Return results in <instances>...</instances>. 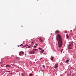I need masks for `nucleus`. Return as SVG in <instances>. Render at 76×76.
I'll list each match as a JSON object with an SVG mask.
<instances>
[{"mask_svg": "<svg viewBox=\"0 0 76 76\" xmlns=\"http://www.w3.org/2000/svg\"><path fill=\"white\" fill-rule=\"evenodd\" d=\"M56 40L58 42V44L59 47H61V46H62V45H63V43L62 42L61 36L60 35L58 34L57 35Z\"/></svg>", "mask_w": 76, "mask_h": 76, "instance_id": "obj_1", "label": "nucleus"}, {"mask_svg": "<svg viewBox=\"0 0 76 76\" xmlns=\"http://www.w3.org/2000/svg\"><path fill=\"white\" fill-rule=\"evenodd\" d=\"M73 43H71L68 45V48L69 50L72 49V47H73Z\"/></svg>", "mask_w": 76, "mask_h": 76, "instance_id": "obj_2", "label": "nucleus"}, {"mask_svg": "<svg viewBox=\"0 0 76 76\" xmlns=\"http://www.w3.org/2000/svg\"><path fill=\"white\" fill-rule=\"evenodd\" d=\"M24 53L23 52H20L19 53V56H21V54H23Z\"/></svg>", "mask_w": 76, "mask_h": 76, "instance_id": "obj_3", "label": "nucleus"}, {"mask_svg": "<svg viewBox=\"0 0 76 76\" xmlns=\"http://www.w3.org/2000/svg\"><path fill=\"white\" fill-rule=\"evenodd\" d=\"M59 32H60L59 31H58V30H57V31H56L55 33V34H58V33H59Z\"/></svg>", "mask_w": 76, "mask_h": 76, "instance_id": "obj_4", "label": "nucleus"}, {"mask_svg": "<svg viewBox=\"0 0 76 76\" xmlns=\"http://www.w3.org/2000/svg\"><path fill=\"white\" fill-rule=\"evenodd\" d=\"M54 57H53V56L51 57L50 59H51V60H52V61H53V60H54Z\"/></svg>", "mask_w": 76, "mask_h": 76, "instance_id": "obj_5", "label": "nucleus"}, {"mask_svg": "<svg viewBox=\"0 0 76 76\" xmlns=\"http://www.w3.org/2000/svg\"><path fill=\"white\" fill-rule=\"evenodd\" d=\"M58 67V64H55V68H57Z\"/></svg>", "mask_w": 76, "mask_h": 76, "instance_id": "obj_6", "label": "nucleus"}, {"mask_svg": "<svg viewBox=\"0 0 76 76\" xmlns=\"http://www.w3.org/2000/svg\"><path fill=\"white\" fill-rule=\"evenodd\" d=\"M39 41L41 42H43V40H42L40 38L39 39Z\"/></svg>", "mask_w": 76, "mask_h": 76, "instance_id": "obj_7", "label": "nucleus"}, {"mask_svg": "<svg viewBox=\"0 0 76 76\" xmlns=\"http://www.w3.org/2000/svg\"><path fill=\"white\" fill-rule=\"evenodd\" d=\"M44 50H41L40 52V53H43V52L44 51Z\"/></svg>", "mask_w": 76, "mask_h": 76, "instance_id": "obj_8", "label": "nucleus"}, {"mask_svg": "<svg viewBox=\"0 0 76 76\" xmlns=\"http://www.w3.org/2000/svg\"><path fill=\"white\" fill-rule=\"evenodd\" d=\"M16 59L17 60H20V58L19 57H17Z\"/></svg>", "mask_w": 76, "mask_h": 76, "instance_id": "obj_9", "label": "nucleus"}, {"mask_svg": "<svg viewBox=\"0 0 76 76\" xmlns=\"http://www.w3.org/2000/svg\"><path fill=\"white\" fill-rule=\"evenodd\" d=\"M66 38H69V35H68V34H66Z\"/></svg>", "mask_w": 76, "mask_h": 76, "instance_id": "obj_10", "label": "nucleus"}, {"mask_svg": "<svg viewBox=\"0 0 76 76\" xmlns=\"http://www.w3.org/2000/svg\"><path fill=\"white\" fill-rule=\"evenodd\" d=\"M69 59H67L66 60V63H68V62H69Z\"/></svg>", "mask_w": 76, "mask_h": 76, "instance_id": "obj_11", "label": "nucleus"}, {"mask_svg": "<svg viewBox=\"0 0 76 76\" xmlns=\"http://www.w3.org/2000/svg\"><path fill=\"white\" fill-rule=\"evenodd\" d=\"M37 50H38V49H33V51H37Z\"/></svg>", "mask_w": 76, "mask_h": 76, "instance_id": "obj_12", "label": "nucleus"}, {"mask_svg": "<svg viewBox=\"0 0 76 76\" xmlns=\"http://www.w3.org/2000/svg\"><path fill=\"white\" fill-rule=\"evenodd\" d=\"M8 67H11V66L9 65H8Z\"/></svg>", "mask_w": 76, "mask_h": 76, "instance_id": "obj_13", "label": "nucleus"}, {"mask_svg": "<svg viewBox=\"0 0 76 76\" xmlns=\"http://www.w3.org/2000/svg\"><path fill=\"white\" fill-rule=\"evenodd\" d=\"M29 76H32V74H31L29 75Z\"/></svg>", "mask_w": 76, "mask_h": 76, "instance_id": "obj_14", "label": "nucleus"}, {"mask_svg": "<svg viewBox=\"0 0 76 76\" xmlns=\"http://www.w3.org/2000/svg\"><path fill=\"white\" fill-rule=\"evenodd\" d=\"M42 66H43V67H44V69H45V65H42Z\"/></svg>", "mask_w": 76, "mask_h": 76, "instance_id": "obj_15", "label": "nucleus"}, {"mask_svg": "<svg viewBox=\"0 0 76 76\" xmlns=\"http://www.w3.org/2000/svg\"><path fill=\"white\" fill-rule=\"evenodd\" d=\"M28 46V45H26L24 46V47H26V46Z\"/></svg>", "mask_w": 76, "mask_h": 76, "instance_id": "obj_16", "label": "nucleus"}, {"mask_svg": "<svg viewBox=\"0 0 76 76\" xmlns=\"http://www.w3.org/2000/svg\"><path fill=\"white\" fill-rule=\"evenodd\" d=\"M20 45V46H23V44H21Z\"/></svg>", "mask_w": 76, "mask_h": 76, "instance_id": "obj_17", "label": "nucleus"}, {"mask_svg": "<svg viewBox=\"0 0 76 76\" xmlns=\"http://www.w3.org/2000/svg\"><path fill=\"white\" fill-rule=\"evenodd\" d=\"M39 50H42V48H39Z\"/></svg>", "mask_w": 76, "mask_h": 76, "instance_id": "obj_18", "label": "nucleus"}, {"mask_svg": "<svg viewBox=\"0 0 76 76\" xmlns=\"http://www.w3.org/2000/svg\"><path fill=\"white\" fill-rule=\"evenodd\" d=\"M34 48H36V47H37L36 46H34Z\"/></svg>", "mask_w": 76, "mask_h": 76, "instance_id": "obj_19", "label": "nucleus"}, {"mask_svg": "<svg viewBox=\"0 0 76 76\" xmlns=\"http://www.w3.org/2000/svg\"><path fill=\"white\" fill-rule=\"evenodd\" d=\"M28 48H31V47H30V46H28Z\"/></svg>", "mask_w": 76, "mask_h": 76, "instance_id": "obj_20", "label": "nucleus"}, {"mask_svg": "<svg viewBox=\"0 0 76 76\" xmlns=\"http://www.w3.org/2000/svg\"><path fill=\"white\" fill-rule=\"evenodd\" d=\"M32 53H35V52L34 51H32Z\"/></svg>", "mask_w": 76, "mask_h": 76, "instance_id": "obj_21", "label": "nucleus"}, {"mask_svg": "<svg viewBox=\"0 0 76 76\" xmlns=\"http://www.w3.org/2000/svg\"><path fill=\"white\" fill-rule=\"evenodd\" d=\"M29 53H30L31 54V52H29Z\"/></svg>", "mask_w": 76, "mask_h": 76, "instance_id": "obj_22", "label": "nucleus"}, {"mask_svg": "<svg viewBox=\"0 0 76 76\" xmlns=\"http://www.w3.org/2000/svg\"><path fill=\"white\" fill-rule=\"evenodd\" d=\"M35 45H36V46H37V45H38V44H36Z\"/></svg>", "mask_w": 76, "mask_h": 76, "instance_id": "obj_23", "label": "nucleus"}, {"mask_svg": "<svg viewBox=\"0 0 76 76\" xmlns=\"http://www.w3.org/2000/svg\"><path fill=\"white\" fill-rule=\"evenodd\" d=\"M42 58H41L40 59V60H42Z\"/></svg>", "mask_w": 76, "mask_h": 76, "instance_id": "obj_24", "label": "nucleus"}, {"mask_svg": "<svg viewBox=\"0 0 76 76\" xmlns=\"http://www.w3.org/2000/svg\"><path fill=\"white\" fill-rule=\"evenodd\" d=\"M65 33H67V31H65Z\"/></svg>", "mask_w": 76, "mask_h": 76, "instance_id": "obj_25", "label": "nucleus"}, {"mask_svg": "<svg viewBox=\"0 0 76 76\" xmlns=\"http://www.w3.org/2000/svg\"><path fill=\"white\" fill-rule=\"evenodd\" d=\"M6 67H8V65H6Z\"/></svg>", "mask_w": 76, "mask_h": 76, "instance_id": "obj_26", "label": "nucleus"}, {"mask_svg": "<svg viewBox=\"0 0 76 76\" xmlns=\"http://www.w3.org/2000/svg\"><path fill=\"white\" fill-rule=\"evenodd\" d=\"M63 50H63V49H62L61 50V51H63Z\"/></svg>", "mask_w": 76, "mask_h": 76, "instance_id": "obj_27", "label": "nucleus"}, {"mask_svg": "<svg viewBox=\"0 0 76 76\" xmlns=\"http://www.w3.org/2000/svg\"><path fill=\"white\" fill-rule=\"evenodd\" d=\"M33 53L32 52H31V54H33V53Z\"/></svg>", "mask_w": 76, "mask_h": 76, "instance_id": "obj_28", "label": "nucleus"}, {"mask_svg": "<svg viewBox=\"0 0 76 76\" xmlns=\"http://www.w3.org/2000/svg\"><path fill=\"white\" fill-rule=\"evenodd\" d=\"M20 45H18V47H20Z\"/></svg>", "mask_w": 76, "mask_h": 76, "instance_id": "obj_29", "label": "nucleus"}, {"mask_svg": "<svg viewBox=\"0 0 76 76\" xmlns=\"http://www.w3.org/2000/svg\"><path fill=\"white\" fill-rule=\"evenodd\" d=\"M33 42H31V44H33Z\"/></svg>", "mask_w": 76, "mask_h": 76, "instance_id": "obj_30", "label": "nucleus"}, {"mask_svg": "<svg viewBox=\"0 0 76 76\" xmlns=\"http://www.w3.org/2000/svg\"><path fill=\"white\" fill-rule=\"evenodd\" d=\"M62 51H61V53H62Z\"/></svg>", "mask_w": 76, "mask_h": 76, "instance_id": "obj_31", "label": "nucleus"}, {"mask_svg": "<svg viewBox=\"0 0 76 76\" xmlns=\"http://www.w3.org/2000/svg\"><path fill=\"white\" fill-rule=\"evenodd\" d=\"M25 55H26V54H25Z\"/></svg>", "mask_w": 76, "mask_h": 76, "instance_id": "obj_32", "label": "nucleus"}, {"mask_svg": "<svg viewBox=\"0 0 76 76\" xmlns=\"http://www.w3.org/2000/svg\"><path fill=\"white\" fill-rule=\"evenodd\" d=\"M75 33H76V32Z\"/></svg>", "mask_w": 76, "mask_h": 76, "instance_id": "obj_33", "label": "nucleus"}]
</instances>
